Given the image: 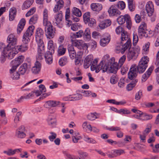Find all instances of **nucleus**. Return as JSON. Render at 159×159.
<instances>
[{
    "instance_id": "nucleus-49",
    "label": "nucleus",
    "mask_w": 159,
    "mask_h": 159,
    "mask_svg": "<svg viewBox=\"0 0 159 159\" xmlns=\"http://www.w3.org/2000/svg\"><path fill=\"white\" fill-rule=\"evenodd\" d=\"M155 64V65L157 67L155 70V72L156 73L159 72V50L156 56V60Z\"/></svg>"
},
{
    "instance_id": "nucleus-54",
    "label": "nucleus",
    "mask_w": 159,
    "mask_h": 159,
    "mask_svg": "<svg viewBox=\"0 0 159 159\" xmlns=\"http://www.w3.org/2000/svg\"><path fill=\"white\" fill-rule=\"evenodd\" d=\"M126 18L127 20L126 21V27L128 29L130 30L131 29L132 25L130 17L129 16H127Z\"/></svg>"
},
{
    "instance_id": "nucleus-28",
    "label": "nucleus",
    "mask_w": 159,
    "mask_h": 159,
    "mask_svg": "<svg viewBox=\"0 0 159 159\" xmlns=\"http://www.w3.org/2000/svg\"><path fill=\"white\" fill-rule=\"evenodd\" d=\"M21 149H16L14 150H12L11 149H8L7 150L4 151L3 153L6 154L9 156H12L14 155L16 152L18 153L19 152H21Z\"/></svg>"
},
{
    "instance_id": "nucleus-56",
    "label": "nucleus",
    "mask_w": 159,
    "mask_h": 159,
    "mask_svg": "<svg viewBox=\"0 0 159 159\" xmlns=\"http://www.w3.org/2000/svg\"><path fill=\"white\" fill-rule=\"evenodd\" d=\"M72 99L73 100V101H76L81 99L82 98V96L81 94L77 93L71 95Z\"/></svg>"
},
{
    "instance_id": "nucleus-13",
    "label": "nucleus",
    "mask_w": 159,
    "mask_h": 159,
    "mask_svg": "<svg viewBox=\"0 0 159 159\" xmlns=\"http://www.w3.org/2000/svg\"><path fill=\"white\" fill-rule=\"evenodd\" d=\"M25 131V127L24 125L20 126L16 130L15 134L16 137L19 139L24 138L26 136Z\"/></svg>"
},
{
    "instance_id": "nucleus-19",
    "label": "nucleus",
    "mask_w": 159,
    "mask_h": 159,
    "mask_svg": "<svg viewBox=\"0 0 159 159\" xmlns=\"http://www.w3.org/2000/svg\"><path fill=\"white\" fill-rule=\"evenodd\" d=\"M44 45H38V55L36 57L37 60L40 61L43 58V54L44 52Z\"/></svg>"
},
{
    "instance_id": "nucleus-34",
    "label": "nucleus",
    "mask_w": 159,
    "mask_h": 159,
    "mask_svg": "<svg viewBox=\"0 0 159 159\" xmlns=\"http://www.w3.org/2000/svg\"><path fill=\"white\" fill-rule=\"evenodd\" d=\"M30 68L27 66L25 64H22L19 68L18 72L20 75H23L24 74L26 71Z\"/></svg>"
},
{
    "instance_id": "nucleus-44",
    "label": "nucleus",
    "mask_w": 159,
    "mask_h": 159,
    "mask_svg": "<svg viewBox=\"0 0 159 159\" xmlns=\"http://www.w3.org/2000/svg\"><path fill=\"white\" fill-rule=\"evenodd\" d=\"M66 49L62 45H60L57 50L58 54L59 56L64 55L65 53Z\"/></svg>"
},
{
    "instance_id": "nucleus-38",
    "label": "nucleus",
    "mask_w": 159,
    "mask_h": 159,
    "mask_svg": "<svg viewBox=\"0 0 159 159\" xmlns=\"http://www.w3.org/2000/svg\"><path fill=\"white\" fill-rule=\"evenodd\" d=\"M83 36L86 40L88 41L90 40L91 38V32L89 28H87L85 29L84 32Z\"/></svg>"
},
{
    "instance_id": "nucleus-64",
    "label": "nucleus",
    "mask_w": 159,
    "mask_h": 159,
    "mask_svg": "<svg viewBox=\"0 0 159 159\" xmlns=\"http://www.w3.org/2000/svg\"><path fill=\"white\" fill-rule=\"evenodd\" d=\"M78 154L80 157L82 159H85L88 155V154L87 152H79Z\"/></svg>"
},
{
    "instance_id": "nucleus-10",
    "label": "nucleus",
    "mask_w": 159,
    "mask_h": 159,
    "mask_svg": "<svg viewBox=\"0 0 159 159\" xmlns=\"http://www.w3.org/2000/svg\"><path fill=\"white\" fill-rule=\"evenodd\" d=\"M98 60L97 59H95L92 61V64L91 66L90 69L91 70L93 71L95 70L97 73H98L101 70H103V63L101 61L98 65H97Z\"/></svg>"
},
{
    "instance_id": "nucleus-7",
    "label": "nucleus",
    "mask_w": 159,
    "mask_h": 159,
    "mask_svg": "<svg viewBox=\"0 0 159 159\" xmlns=\"http://www.w3.org/2000/svg\"><path fill=\"white\" fill-rule=\"evenodd\" d=\"M44 34V31L41 28L37 29L36 32L35 39L37 45H44L42 39Z\"/></svg>"
},
{
    "instance_id": "nucleus-14",
    "label": "nucleus",
    "mask_w": 159,
    "mask_h": 159,
    "mask_svg": "<svg viewBox=\"0 0 159 159\" xmlns=\"http://www.w3.org/2000/svg\"><path fill=\"white\" fill-rule=\"evenodd\" d=\"M54 19L53 22L54 24L60 28L62 27V25L61 23V21L62 19V12L60 11H59L57 14H56L54 16Z\"/></svg>"
},
{
    "instance_id": "nucleus-43",
    "label": "nucleus",
    "mask_w": 159,
    "mask_h": 159,
    "mask_svg": "<svg viewBox=\"0 0 159 159\" xmlns=\"http://www.w3.org/2000/svg\"><path fill=\"white\" fill-rule=\"evenodd\" d=\"M84 140L88 143L95 144L97 143V141L94 139L91 138H89L87 136H84Z\"/></svg>"
},
{
    "instance_id": "nucleus-37",
    "label": "nucleus",
    "mask_w": 159,
    "mask_h": 159,
    "mask_svg": "<svg viewBox=\"0 0 159 159\" xmlns=\"http://www.w3.org/2000/svg\"><path fill=\"white\" fill-rule=\"evenodd\" d=\"M34 2L33 0H27L23 3L22 8V10H25L30 7Z\"/></svg>"
},
{
    "instance_id": "nucleus-61",
    "label": "nucleus",
    "mask_w": 159,
    "mask_h": 159,
    "mask_svg": "<svg viewBox=\"0 0 159 159\" xmlns=\"http://www.w3.org/2000/svg\"><path fill=\"white\" fill-rule=\"evenodd\" d=\"M143 115V112L142 111L139 112V113H136L132 116V117L142 120V117Z\"/></svg>"
},
{
    "instance_id": "nucleus-24",
    "label": "nucleus",
    "mask_w": 159,
    "mask_h": 159,
    "mask_svg": "<svg viewBox=\"0 0 159 159\" xmlns=\"http://www.w3.org/2000/svg\"><path fill=\"white\" fill-rule=\"evenodd\" d=\"M110 20L107 19L101 22L99 24V26L101 29H103L110 26L111 24Z\"/></svg>"
},
{
    "instance_id": "nucleus-39",
    "label": "nucleus",
    "mask_w": 159,
    "mask_h": 159,
    "mask_svg": "<svg viewBox=\"0 0 159 159\" xmlns=\"http://www.w3.org/2000/svg\"><path fill=\"white\" fill-rule=\"evenodd\" d=\"M55 46L53 44V42L52 40H49L48 42V51L51 52V53H54Z\"/></svg>"
},
{
    "instance_id": "nucleus-12",
    "label": "nucleus",
    "mask_w": 159,
    "mask_h": 159,
    "mask_svg": "<svg viewBox=\"0 0 159 159\" xmlns=\"http://www.w3.org/2000/svg\"><path fill=\"white\" fill-rule=\"evenodd\" d=\"M131 41L128 40L127 41H126V43L124 44L121 43L120 46L117 47L116 50L120 51L121 53L123 54L126 50L131 48Z\"/></svg>"
},
{
    "instance_id": "nucleus-30",
    "label": "nucleus",
    "mask_w": 159,
    "mask_h": 159,
    "mask_svg": "<svg viewBox=\"0 0 159 159\" xmlns=\"http://www.w3.org/2000/svg\"><path fill=\"white\" fill-rule=\"evenodd\" d=\"M16 10L14 7H12L9 10V20L10 21L13 20L16 14Z\"/></svg>"
},
{
    "instance_id": "nucleus-27",
    "label": "nucleus",
    "mask_w": 159,
    "mask_h": 159,
    "mask_svg": "<svg viewBox=\"0 0 159 159\" xmlns=\"http://www.w3.org/2000/svg\"><path fill=\"white\" fill-rule=\"evenodd\" d=\"M69 55L71 59H73L76 57V53L72 45H69L68 48Z\"/></svg>"
},
{
    "instance_id": "nucleus-22",
    "label": "nucleus",
    "mask_w": 159,
    "mask_h": 159,
    "mask_svg": "<svg viewBox=\"0 0 159 159\" xmlns=\"http://www.w3.org/2000/svg\"><path fill=\"white\" fill-rule=\"evenodd\" d=\"M153 69V66H151L147 71L143 75L141 79L142 81L143 82H145L147 80L151 75Z\"/></svg>"
},
{
    "instance_id": "nucleus-4",
    "label": "nucleus",
    "mask_w": 159,
    "mask_h": 159,
    "mask_svg": "<svg viewBox=\"0 0 159 159\" xmlns=\"http://www.w3.org/2000/svg\"><path fill=\"white\" fill-rule=\"evenodd\" d=\"M140 51V48L138 46H136L130 48L127 53V57L129 61L132 59H135L138 56Z\"/></svg>"
},
{
    "instance_id": "nucleus-26",
    "label": "nucleus",
    "mask_w": 159,
    "mask_h": 159,
    "mask_svg": "<svg viewBox=\"0 0 159 159\" xmlns=\"http://www.w3.org/2000/svg\"><path fill=\"white\" fill-rule=\"evenodd\" d=\"M91 9L94 11H99L102 8V6L101 4L98 3H93L90 5Z\"/></svg>"
},
{
    "instance_id": "nucleus-1",
    "label": "nucleus",
    "mask_w": 159,
    "mask_h": 159,
    "mask_svg": "<svg viewBox=\"0 0 159 159\" xmlns=\"http://www.w3.org/2000/svg\"><path fill=\"white\" fill-rule=\"evenodd\" d=\"M34 29V26H29L23 36L22 41L24 43L21 45L13 47V52L15 56L19 51L24 52L27 50L28 48L27 43L30 40V38L33 34Z\"/></svg>"
},
{
    "instance_id": "nucleus-47",
    "label": "nucleus",
    "mask_w": 159,
    "mask_h": 159,
    "mask_svg": "<svg viewBox=\"0 0 159 159\" xmlns=\"http://www.w3.org/2000/svg\"><path fill=\"white\" fill-rule=\"evenodd\" d=\"M48 122L49 125L54 126L56 125V120L54 117L49 116L48 118Z\"/></svg>"
},
{
    "instance_id": "nucleus-52",
    "label": "nucleus",
    "mask_w": 159,
    "mask_h": 159,
    "mask_svg": "<svg viewBox=\"0 0 159 159\" xmlns=\"http://www.w3.org/2000/svg\"><path fill=\"white\" fill-rule=\"evenodd\" d=\"M85 24H88V25L90 27H93L96 25V21L94 19L90 18L88 20V22Z\"/></svg>"
},
{
    "instance_id": "nucleus-25",
    "label": "nucleus",
    "mask_w": 159,
    "mask_h": 159,
    "mask_svg": "<svg viewBox=\"0 0 159 159\" xmlns=\"http://www.w3.org/2000/svg\"><path fill=\"white\" fill-rule=\"evenodd\" d=\"M54 53H51V52L47 51L45 53L44 57L47 64H51L52 62V55Z\"/></svg>"
},
{
    "instance_id": "nucleus-42",
    "label": "nucleus",
    "mask_w": 159,
    "mask_h": 159,
    "mask_svg": "<svg viewBox=\"0 0 159 159\" xmlns=\"http://www.w3.org/2000/svg\"><path fill=\"white\" fill-rule=\"evenodd\" d=\"M130 83V84H128L126 87L127 90L129 91L132 90L133 88L135 86L136 83L138 82V80L135 79Z\"/></svg>"
},
{
    "instance_id": "nucleus-45",
    "label": "nucleus",
    "mask_w": 159,
    "mask_h": 159,
    "mask_svg": "<svg viewBox=\"0 0 159 159\" xmlns=\"http://www.w3.org/2000/svg\"><path fill=\"white\" fill-rule=\"evenodd\" d=\"M145 30H146L138 29V33L139 37H141V38L148 37V34L146 33Z\"/></svg>"
},
{
    "instance_id": "nucleus-51",
    "label": "nucleus",
    "mask_w": 159,
    "mask_h": 159,
    "mask_svg": "<svg viewBox=\"0 0 159 159\" xmlns=\"http://www.w3.org/2000/svg\"><path fill=\"white\" fill-rule=\"evenodd\" d=\"M62 153L66 157V159H75V156L71 155L66 151H63Z\"/></svg>"
},
{
    "instance_id": "nucleus-15",
    "label": "nucleus",
    "mask_w": 159,
    "mask_h": 159,
    "mask_svg": "<svg viewBox=\"0 0 159 159\" xmlns=\"http://www.w3.org/2000/svg\"><path fill=\"white\" fill-rule=\"evenodd\" d=\"M107 12L109 16L111 17L117 16L120 14V11L117 9L115 5H111L108 9Z\"/></svg>"
},
{
    "instance_id": "nucleus-55",
    "label": "nucleus",
    "mask_w": 159,
    "mask_h": 159,
    "mask_svg": "<svg viewBox=\"0 0 159 159\" xmlns=\"http://www.w3.org/2000/svg\"><path fill=\"white\" fill-rule=\"evenodd\" d=\"M126 58V57L125 55H124L122 56L119 59L118 63H117V66H118L121 67L124 64Z\"/></svg>"
},
{
    "instance_id": "nucleus-41",
    "label": "nucleus",
    "mask_w": 159,
    "mask_h": 159,
    "mask_svg": "<svg viewBox=\"0 0 159 159\" xmlns=\"http://www.w3.org/2000/svg\"><path fill=\"white\" fill-rule=\"evenodd\" d=\"M120 38L121 41H127L128 40L131 41L129 35H128L127 32L125 31H124L122 33Z\"/></svg>"
},
{
    "instance_id": "nucleus-50",
    "label": "nucleus",
    "mask_w": 159,
    "mask_h": 159,
    "mask_svg": "<svg viewBox=\"0 0 159 159\" xmlns=\"http://www.w3.org/2000/svg\"><path fill=\"white\" fill-rule=\"evenodd\" d=\"M84 21L85 23L88 22V20L90 18V13L89 12H85L83 15Z\"/></svg>"
},
{
    "instance_id": "nucleus-23",
    "label": "nucleus",
    "mask_w": 159,
    "mask_h": 159,
    "mask_svg": "<svg viewBox=\"0 0 159 159\" xmlns=\"http://www.w3.org/2000/svg\"><path fill=\"white\" fill-rule=\"evenodd\" d=\"M41 68V64L39 61H36L35 63L34 66L33 67L31 71L34 74H37L40 71Z\"/></svg>"
},
{
    "instance_id": "nucleus-57",
    "label": "nucleus",
    "mask_w": 159,
    "mask_h": 159,
    "mask_svg": "<svg viewBox=\"0 0 159 159\" xmlns=\"http://www.w3.org/2000/svg\"><path fill=\"white\" fill-rule=\"evenodd\" d=\"M117 6L120 9L123 10L125 7V4L123 1H120L117 2Z\"/></svg>"
},
{
    "instance_id": "nucleus-62",
    "label": "nucleus",
    "mask_w": 159,
    "mask_h": 159,
    "mask_svg": "<svg viewBox=\"0 0 159 159\" xmlns=\"http://www.w3.org/2000/svg\"><path fill=\"white\" fill-rule=\"evenodd\" d=\"M92 61H87V60L85 59H84V68L87 69L90 66H91V65L92 64Z\"/></svg>"
},
{
    "instance_id": "nucleus-59",
    "label": "nucleus",
    "mask_w": 159,
    "mask_h": 159,
    "mask_svg": "<svg viewBox=\"0 0 159 159\" xmlns=\"http://www.w3.org/2000/svg\"><path fill=\"white\" fill-rule=\"evenodd\" d=\"M70 28L73 31H76L80 27V25L78 23H75L70 25Z\"/></svg>"
},
{
    "instance_id": "nucleus-3",
    "label": "nucleus",
    "mask_w": 159,
    "mask_h": 159,
    "mask_svg": "<svg viewBox=\"0 0 159 159\" xmlns=\"http://www.w3.org/2000/svg\"><path fill=\"white\" fill-rule=\"evenodd\" d=\"M149 61V58L147 56H144L141 59L137 66V70L139 73H143L148 66V63Z\"/></svg>"
},
{
    "instance_id": "nucleus-31",
    "label": "nucleus",
    "mask_w": 159,
    "mask_h": 159,
    "mask_svg": "<svg viewBox=\"0 0 159 159\" xmlns=\"http://www.w3.org/2000/svg\"><path fill=\"white\" fill-rule=\"evenodd\" d=\"M64 2L62 0H60L57 2L54 8L53 11L54 12L58 11L64 6Z\"/></svg>"
},
{
    "instance_id": "nucleus-5",
    "label": "nucleus",
    "mask_w": 159,
    "mask_h": 159,
    "mask_svg": "<svg viewBox=\"0 0 159 159\" xmlns=\"http://www.w3.org/2000/svg\"><path fill=\"white\" fill-rule=\"evenodd\" d=\"M24 60V56L21 55L12 60L11 63V68L10 70V71H15L17 67L23 62Z\"/></svg>"
},
{
    "instance_id": "nucleus-11",
    "label": "nucleus",
    "mask_w": 159,
    "mask_h": 159,
    "mask_svg": "<svg viewBox=\"0 0 159 159\" xmlns=\"http://www.w3.org/2000/svg\"><path fill=\"white\" fill-rule=\"evenodd\" d=\"M15 56L13 52H6L5 51L4 52H2L0 57V62L2 63H3L5 61L7 57L9 59H11Z\"/></svg>"
},
{
    "instance_id": "nucleus-9",
    "label": "nucleus",
    "mask_w": 159,
    "mask_h": 159,
    "mask_svg": "<svg viewBox=\"0 0 159 159\" xmlns=\"http://www.w3.org/2000/svg\"><path fill=\"white\" fill-rule=\"evenodd\" d=\"M137 66L136 65L133 64L131 66L128 73V78L131 80H134L137 75Z\"/></svg>"
},
{
    "instance_id": "nucleus-17",
    "label": "nucleus",
    "mask_w": 159,
    "mask_h": 159,
    "mask_svg": "<svg viewBox=\"0 0 159 159\" xmlns=\"http://www.w3.org/2000/svg\"><path fill=\"white\" fill-rule=\"evenodd\" d=\"M146 10L148 16H150L152 15L154 12V5L152 1L148 2L146 6Z\"/></svg>"
},
{
    "instance_id": "nucleus-16",
    "label": "nucleus",
    "mask_w": 159,
    "mask_h": 159,
    "mask_svg": "<svg viewBox=\"0 0 159 159\" xmlns=\"http://www.w3.org/2000/svg\"><path fill=\"white\" fill-rule=\"evenodd\" d=\"M7 42L9 46L13 47L16 44L17 42V39L16 36L14 34H11L7 37Z\"/></svg>"
},
{
    "instance_id": "nucleus-53",
    "label": "nucleus",
    "mask_w": 159,
    "mask_h": 159,
    "mask_svg": "<svg viewBox=\"0 0 159 159\" xmlns=\"http://www.w3.org/2000/svg\"><path fill=\"white\" fill-rule=\"evenodd\" d=\"M38 16L37 15H34L30 20L29 23L30 24H35L38 20Z\"/></svg>"
},
{
    "instance_id": "nucleus-48",
    "label": "nucleus",
    "mask_w": 159,
    "mask_h": 159,
    "mask_svg": "<svg viewBox=\"0 0 159 159\" xmlns=\"http://www.w3.org/2000/svg\"><path fill=\"white\" fill-rule=\"evenodd\" d=\"M152 116L151 114H148L143 113L142 117V121L148 120H151L152 118Z\"/></svg>"
},
{
    "instance_id": "nucleus-18",
    "label": "nucleus",
    "mask_w": 159,
    "mask_h": 159,
    "mask_svg": "<svg viewBox=\"0 0 159 159\" xmlns=\"http://www.w3.org/2000/svg\"><path fill=\"white\" fill-rule=\"evenodd\" d=\"M60 102L59 101L49 100L45 102L43 106L45 108H49L50 107H56L60 105Z\"/></svg>"
},
{
    "instance_id": "nucleus-6",
    "label": "nucleus",
    "mask_w": 159,
    "mask_h": 159,
    "mask_svg": "<svg viewBox=\"0 0 159 159\" xmlns=\"http://www.w3.org/2000/svg\"><path fill=\"white\" fill-rule=\"evenodd\" d=\"M43 25L45 27V30L47 38L49 39L53 38L55 35V29L53 28L51 23H50V24L48 23L47 25Z\"/></svg>"
},
{
    "instance_id": "nucleus-58",
    "label": "nucleus",
    "mask_w": 159,
    "mask_h": 159,
    "mask_svg": "<svg viewBox=\"0 0 159 159\" xmlns=\"http://www.w3.org/2000/svg\"><path fill=\"white\" fill-rule=\"evenodd\" d=\"M118 113L122 114L127 115L130 114V111L126 109H121L118 110Z\"/></svg>"
},
{
    "instance_id": "nucleus-46",
    "label": "nucleus",
    "mask_w": 159,
    "mask_h": 159,
    "mask_svg": "<svg viewBox=\"0 0 159 159\" xmlns=\"http://www.w3.org/2000/svg\"><path fill=\"white\" fill-rule=\"evenodd\" d=\"M11 74V78L14 80H17L20 78V74L15 71H10Z\"/></svg>"
},
{
    "instance_id": "nucleus-35",
    "label": "nucleus",
    "mask_w": 159,
    "mask_h": 159,
    "mask_svg": "<svg viewBox=\"0 0 159 159\" xmlns=\"http://www.w3.org/2000/svg\"><path fill=\"white\" fill-rule=\"evenodd\" d=\"M82 126L84 130L85 131L87 132H90L91 131V126L87 122H84L82 124Z\"/></svg>"
},
{
    "instance_id": "nucleus-40",
    "label": "nucleus",
    "mask_w": 159,
    "mask_h": 159,
    "mask_svg": "<svg viewBox=\"0 0 159 159\" xmlns=\"http://www.w3.org/2000/svg\"><path fill=\"white\" fill-rule=\"evenodd\" d=\"M71 12L73 15L76 16L80 17L82 16V12L80 10L76 7L73 8Z\"/></svg>"
},
{
    "instance_id": "nucleus-2",
    "label": "nucleus",
    "mask_w": 159,
    "mask_h": 159,
    "mask_svg": "<svg viewBox=\"0 0 159 159\" xmlns=\"http://www.w3.org/2000/svg\"><path fill=\"white\" fill-rule=\"evenodd\" d=\"M118 69L117 63L115 62L114 57L111 58L109 61L108 64H106L103 68V72L107 70L111 73H116Z\"/></svg>"
},
{
    "instance_id": "nucleus-33",
    "label": "nucleus",
    "mask_w": 159,
    "mask_h": 159,
    "mask_svg": "<svg viewBox=\"0 0 159 159\" xmlns=\"http://www.w3.org/2000/svg\"><path fill=\"white\" fill-rule=\"evenodd\" d=\"M84 31L82 30H80L78 32L72 33L70 35V38L76 39L80 38L83 36Z\"/></svg>"
},
{
    "instance_id": "nucleus-32",
    "label": "nucleus",
    "mask_w": 159,
    "mask_h": 159,
    "mask_svg": "<svg viewBox=\"0 0 159 159\" xmlns=\"http://www.w3.org/2000/svg\"><path fill=\"white\" fill-rule=\"evenodd\" d=\"M25 20L24 19H21L20 21L17 28L18 33H20L23 30L25 25Z\"/></svg>"
},
{
    "instance_id": "nucleus-63",
    "label": "nucleus",
    "mask_w": 159,
    "mask_h": 159,
    "mask_svg": "<svg viewBox=\"0 0 159 159\" xmlns=\"http://www.w3.org/2000/svg\"><path fill=\"white\" fill-rule=\"evenodd\" d=\"M36 9L34 7H33L31 8L26 14L25 16L26 17H28L31 15H33L35 12Z\"/></svg>"
},
{
    "instance_id": "nucleus-21",
    "label": "nucleus",
    "mask_w": 159,
    "mask_h": 159,
    "mask_svg": "<svg viewBox=\"0 0 159 159\" xmlns=\"http://www.w3.org/2000/svg\"><path fill=\"white\" fill-rule=\"evenodd\" d=\"M13 47L9 46L8 44L6 46L5 44L2 43H0V49L2 52H4L5 51L6 52H13Z\"/></svg>"
},
{
    "instance_id": "nucleus-29",
    "label": "nucleus",
    "mask_w": 159,
    "mask_h": 159,
    "mask_svg": "<svg viewBox=\"0 0 159 159\" xmlns=\"http://www.w3.org/2000/svg\"><path fill=\"white\" fill-rule=\"evenodd\" d=\"M110 37L109 35H107L101 39L100 41V45L103 47L105 46L109 42Z\"/></svg>"
},
{
    "instance_id": "nucleus-8",
    "label": "nucleus",
    "mask_w": 159,
    "mask_h": 159,
    "mask_svg": "<svg viewBox=\"0 0 159 159\" xmlns=\"http://www.w3.org/2000/svg\"><path fill=\"white\" fill-rule=\"evenodd\" d=\"M70 39L73 46H75L79 49H87V45L84 43L82 40H76L75 39L73 38H70Z\"/></svg>"
},
{
    "instance_id": "nucleus-36",
    "label": "nucleus",
    "mask_w": 159,
    "mask_h": 159,
    "mask_svg": "<svg viewBox=\"0 0 159 159\" xmlns=\"http://www.w3.org/2000/svg\"><path fill=\"white\" fill-rule=\"evenodd\" d=\"M127 16H129V15L126 14L124 16L122 15L119 17L117 19V21L119 24L120 25L123 24L127 20L126 17Z\"/></svg>"
},
{
    "instance_id": "nucleus-60",
    "label": "nucleus",
    "mask_w": 159,
    "mask_h": 159,
    "mask_svg": "<svg viewBox=\"0 0 159 159\" xmlns=\"http://www.w3.org/2000/svg\"><path fill=\"white\" fill-rule=\"evenodd\" d=\"M67 62V58H66L62 57L59 60V63L61 66H63L65 65Z\"/></svg>"
},
{
    "instance_id": "nucleus-20",
    "label": "nucleus",
    "mask_w": 159,
    "mask_h": 159,
    "mask_svg": "<svg viewBox=\"0 0 159 159\" xmlns=\"http://www.w3.org/2000/svg\"><path fill=\"white\" fill-rule=\"evenodd\" d=\"M43 25H47L48 23L50 24L51 22L48 21L49 11L47 9H44L43 12Z\"/></svg>"
}]
</instances>
